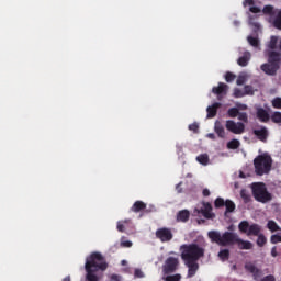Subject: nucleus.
Masks as SVG:
<instances>
[{"instance_id": "dca6fc26", "label": "nucleus", "mask_w": 281, "mask_h": 281, "mask_svg": "<svg viewBox=\"0 0 281 281\" xmlns=\"http://www.w3.org/2000/svg\"><path fill=\"white\" fill-rule=\"evenodd\" d=\"M218 109H221V103L220 102H215L212 105H209L206 108V117L210 120L212 117H216V112L218 111Z\"/></svg>"}, {"instance_id": "e433bc0d", "label": "nucleus", "mask_w": 281, "mask_h": 281, "mask_svg": "<svg viewBox=\"0 0 281 281\" xmlns=\"http://www.w3.org/2000/svg\"><path fill=\"white\" fill-rule=\"evenodd\" d=\"M237 117L239 122H245L246 124L247 122H249V116L245 112H239V114H237Z\"/></svg>"}, {"instance_id": "412c9836", "label": "nucleus", "mask_w": 281, "mask_h": 281, "mask_svg": "<svg viewBox=\"0 0 281 281\" xmlns=\"http://www.w3.org/2000/svg\"><path fill=\"white\" fill-rule=\"evenodd\" d=\"M244 8H247L249 5V12L252 14H260L261 10L258 7H254V0H244L243 2Z\"/></svg>"}, {"instance_id": "49530a36", "label": "nucleus", "mask_w": 281, "mask_h": 281, "mask_svg": "<svg viewBox=\"0 0 281 281\" xmlns=\"http://www.w3.org/2000/svg\"><path fill=\"white\" fill-rule=\"evenodd\" d=\"M189 131H193V133H196L199 131V123H192L189 125Z\"/></svg>"}, {"instance_id": "5701e85b", "label": "nucleus", "mask_w": 281, "mask_h": 281, "mask_svg": "<svg viewBox=\"0 0 281 281\" xmlns=\"http://www.w3.org/2000/svg\"><path fill=\"white\" fill-rule=\"evenodd\" d=\"M257 117H258L261 122H269V113H267L266 110L262 109V108H258V109H257Z\"/></svg>"}, {"instance_id": "bf43d9fd", "label": "nucleus", "mask_w": 281, "mask_h": 281, "mask_svg": "<svg viewBox=\"0 0 281 281\" xmlns=\"http://www.w3.org/2000/svg\"><path fill=\"white\" fill-rule=\"evenodd\" d=\"M234 25L238 26V25H240V22L239 21H235Z\"/></svg>"}, {"instance_id": "13d9d810", "label": "nucleus", "mask_w": 281, "mask_h": 281, "mask_svg": "<svg viewBox=\"0 0 281 281\" xmlns=\"http://www.w3.org/2000/svg\"><path fill=\"white\" fill-rule=\"evenodd\" d=\"M63 281H71V278L70 277H66V278H64Z\"/></svg>"}, {"instance_id": "473e14b6", "label": "nucleus", "mask_w": 281, "mask_h": 281, "mask_svg": "<svg viewBox=\"0 0 281 281\" xmlns=\"http://www.w3.org/2000/svg\"><path fill=\"white\" fill-rule=\"evenodd\" d=\"M245 82H247V74L241 72L237 78V85L243 86Z\"/></svg>"}, {"instance_id": "864d4df0", "label": "nucleus", "mask_w": 281, "mask_h": 281, "mask_svg": "<svg viewBox=\"0 0 281 281\" xmlns=\"http://www.w3.org/2000/svg\"><path fill=\"white\" fill-rule=\"evenodd\" d=\"M206 137H209V139H216V135H214V133H209Z\"/></svg>"}, {"instance_id": "58836bf2", "label": "nucleus", "mask_w": 281, "mask_h": 281, "mask_svg": "<svg viewBox=\"0 0 281 281\" xmlns=\"http://www.w3.org/2000/svg\"><path fill=\"white\" fill-rule=\"evenodd\" d=\"M166 281H181V274H172V276H167Z\"/></svg>"}, {"instance_id": "0eeeda50", "label": "nucleus", "mask_w": 281, "mask_h": 281, "mask_svg": "<svg viewBox=\"0 0 281 281\" xmlns=\"http://www.w3.org/2000/svg\"><path fill=\"white\" fill-rule=\"evenodd\" d=\"M263 14H268L269 18V23H272V25L277 30H281V10L279 9H273L272 5H266L262 10Z\"/></svg>"}, {"instance_id": "bb28decb", "label": "nucleus", "mask_w": 281, "mask_h": 281, "mask_svg": "<svg viewBox=\"0 0 281 281\" xmlns=\"http://www.w3.org/2000/svg\"><path fill=\"white\" fill-rule=\"evenodd\" d=\"M240 147V140L234 138L231 142L227 143V148L229 150H236L237 148Z\"/></svg>"}, {"instance_id": "7c9ffc66", "label": "nucleus", "mask_w": 281, "mask_h": 281, "mask_svg": "<svg viewBox=\"0 0 281 281\" xmlns=\"http://www.w3.org/2000/svg\"><path fill=\"white\" fill-rule=\"evenodd\" d=\"M224 205L226 207V212H234V210H236V204L231 200H227Z\"/></svg>"}, {"instance_id": "6e6d98bb", "label": "nucleus", "mask_w": 281, "mask_h": 281, "mask_svg": "<svg viewBox=\"0 0 281 281\" xmlns=\"http://www.w3.org/2000/svg\"><path fill=\"white\" fill-rule=\"evenodd\" d=\"M121 265L124 267V266L128 265V261H126L125 259H123V260L121 261Z\"/></svg>"}, {"instance_id": "ea45409f", "label": "nucleus", "mask_w": 281, "mask_h": 281, "mask_svg": "<svg viewBox=\"0 0 281 281\" xmlns=\"http://www.w3.org/2000/svg\"><path fill=\"white\" fill-rule=\"evenodd\" d=\"M225 80H226V82H234V80H236V75H234L232 72H227L225 75Z\"/></svg>"}, {"instance_id": "a211bd4d", "label": "nucleus", "mask_w": 281, "mask_h": 281, "mask_svg": "<svg viewBox=\"0 0 281 281\" xmlns=\"http://www.w3.org/2000/svg\"><path fill=\"white\" fill-rule=\"evenodd\" d=\"M254 133L258 137V139H260L261 142H265V139H267V137L269 136V132L265 126L254 130Z\"/></svg>"}, {"instance_id": "a878e982", "label": "nucleus", "mask_w": 281, "mask_h": 281, "mask_svg": "<svg viewBox=\"0 0 281 281\" xmlns=\"http://www.w3.org/2000/svg\"><path fill=\"white\" fill-rule=\"evenodd\" d=\"M188 218H190V212H188V210H182L177 215V220L181 221L182 223H186Z\"/></svg>"}, {"instance_id": "423d86ee", "label": "nucleus", "mask_w": 281, "mask_h": 281, "mask_svg": "<svg viewBox=\"0 0 281 281\" xmlns=\"http://www.w3.org/2000/svg\"><path fill=\"white\" fill-rule=\"evenodd\" d=\"M252 190V196L259 202V203H269L271 201L272 196L269 191H267V186L262 182H254L251 184Z\"/></svg>"}, {"instance_id": "052dcab7", "label": "nucleus", "mask_w": 281, "mask_h": 281, "mask_svg": "<svg viewBox=\"0 0 281 281\" xmlns=\"http://www.w3.org/2000/svg\"><path fill=\"white\" fill-rule=\"evenodd\" d=\"M187 177H192V173H188Z\"/></svg>"}, {"instance_id": "39448f33", "label": "nucleus", "mask_w": 281, "mask_h": 281, "mask_svg": "<svg viewBox=\"0 0 281 281\" xmlns=\"http://www.w3.org/2000/svg\"><path fill=\"white\" fill-rule=\"evenodd\" d=\"M254 166H255V172L259 177H262V175H269L271 172V166H273V159H271V156L267 153L261 154L257 156L254 159Z\"/></svg>"}, {"instance_id": "aec40b11", "label": "nucleus", "mask_w": 281, "mask_h": 281, "mask_svg": "<svg viewBox=\"0 0 281 281\" xmlns=\"http://www.w3.org/2000/svg\"><path fill=\"white\" fill-rule=\"evenodd\" d=\"M214 131L217 136H220L222 139H225V127L223 126V123H221V121H215Z\"/></svg>"}, {"instance_id": "20e7f679", "label": "nucleus", "mask_w": 281, "mask_h": 281, "mask_svg": "<svg viewBox=\"0 0 281 281\" xmlns=\"http://www.w3.org/2000/svg\"><path fill=\"white\" fill-rule=\"evenodd\" d=\"M207 235L212 243L222 247H229V245H238L239 249H251L252 247L250 241L240 239L236 233L225 232L221 234L218 231H210Z\"/></svg>"}, {"instance_id": "4d7b16f0", "label": "nucleus", "mask_w": 281, "mask_h": 281, "mask_svg": "<svg viewBox=\"0 0 281 281\" xmlns=\"http://www.w3.org/2000/svg\"><path fill=\"white\" fill-rule=\"evenodd\" d=\"M239 177H240V179H245V173H243V171H240Z\"/></svg>"}, {"instance_id": "8fccbe9b", "label": "nucleus", "mask_w": 281, "mask_h": 281, "mask_svg": "<svg viewBox=\"0 0 281 281\" xmlns=\"http://www.w3.org/2000/svg\"><path fill=\"white\" fill-rule=\"evenodd\" d=\"M271 256H272V258L278 257V248L276 246L272 247V249H271Z\"/></svg>"}, {"instance_id": "4468645a", "label": "nucleus", "mask_w": 281, "mask_h": 281, "mask_svg": "<svg viewBox=\"0 0 281 281\" xmlns=\"http://www.w3.org/2000/svg\"><path fill=\"white\" fill-rule=\"evenodd\" d=\"M249 60H251V53L249 50H245L237 59V65H239V67H247V65H249Z\"/></svg>"}, {"instance_id": "c756f323", "label": "nucleus", "mask_w": 281, "mask_h": 281, "mask_svg": "<svg viewBox=\"0 0 281 281\" xmlns=\"http://www.w3.org/2000/svg\"><path fill=\"white\" fill-rule=\"evenodd\" d=\"M270 243L272 245H278V243H281V229L279 234L271 235Z\"/></svg>"}, {"instance_id": "c9c22d12", "label": "nucleus", "mask_w": 281, "mask_h": 281, "mask_svg": "<svg viewBox=\"0 0 281 281\" xmlns=\"http://www.w3.org/2000/svg\"><path fill=\"white\" fill-rule=\"evenodd\" d=\"M121 247L131 248L133 247V241L126 239V237L121 238Z\"/></svg>"}, {"instance_id": "f3484780", "label": "nucleus", "mask_w": 281, "mask_h": 281, "mask_svg": "<svg viewBox=\"0 0 281 281\" xmlns=\"http://www.w3.org/2000/svg\"><path fill=\"white\" fill-rule=\"evenodd\" d=\"M248 24H249V27H251V30L254 32H258V30H260V23L258 22V15H251L249 14L248 15Z\"/></svg>"}, {"instance_id": "c85d7f7f", "label": "nucleus", "mask_w": 281, "mask_h": 281, "mask_svg": "<svg viewBox=\"0 0 281 281\" xmlns=\"http://www.w3.org/2000/svg\"><path fill=\"white\" fill-rule=\"evenodd\" d=\"M218 258L220 260H222L223 262H225V260H229V250L228 249H222L218 252Z\"/></svg>"}, {"instance_id": "603ef678", "label": "nucleus", "mask_w": 281, "mask_h": 281, "mask_svg": "<svg viewBox=\"0 0 281 281\" xmlns=\"http://www.w3.org/2000/svg\"><path fill=\"white\" fill-rule=\"evenodd\" d=\"M181 183H182V182H179V183L176 186V190H177V192H179V193L183 192V189H181Z\"/></svg>"}, {"instance_id": "f03ea898", "label": "nucleus", "mask_w": 281, "mask_h": 281, "mask_svg": "<svg viewBox=\"0 0 281 281\" xmlns=\"http://www.w3.org/2000/svg\"><path fill=\"white\" fill-rule=\"evenodd\" d=\"M85 269L87 273L86 280L100 281L104 270L109 269V263L101 252L94 251L86 258Z\"/></svg>"}, {"instance_id": "6ab92c4d", "label": "nucleus", "mask_w": 281, "mask_h": 281, "mask_svg": "<svg viewBox=\"0 0 281 281\" xmlns=\"http://www.w3.org/2000/svg\"><path fill=\"white\" fill-rule=\"evenodd\" d=\"M227 89H229L227 85L220 82L218 87H213L212 92L215 93V95H226Z\"/></svg>"}, {"instance_id": "a19ab883", "label": "nucleus", "mask_w": 281, "mask_h": 281, "mask_svg": "<svg viewBox=\"0 0 281 281\" xmlns=\"http://www.w3.org/2000/svg\"><path fill=\"white\" fill-rule=\"evenodd\" d=\"M244 93L245 95H254V88L251 86H245Z\"/></svg>"}, {"instance_id": "5fc2aeb1", "label": "nucleus", "mask_w": 281, "mask_h": 281, "mask_svg": "<svg viewBox=\"0 0 281 281\" xmlns=\"http://www.w3.org/2000/svg\"><path fill=\"white\" fill-rule=\"evenodd\" d=\"M202 194H203V196H210V190L209 189H204L202 191Z\"/></svg>"}, {"instance_id": "de8ad7c7", "label": "nucleus", "mask_w": 281, "mask_h": 281, "mask_svg": "<svg viewBox=\"0 0 281 281\" xmlns=\"http://www.w3.org/2000/svg\"><path fill=\"white\" fill-rule=\"evenodd\" d=\"M236 106L238 109V111H247V104L245 103H236Z\"/></svg>"}, {"instance_id": "f8f14e48", "label": "nucleus", "mask_w": 281, "mask_h": 281, "mask_svg": "<svg viewBox=\"0 0 281 281\" xmlns=\"http://www.w3.org/2000/svg\"><path fill=\"white\" fill-rule=\"evenodd\" d=\"M157 238L161 240V243H168L172 240V232L168 228H160L156 232Z\"/></svg>"}, {"instance_id": "4c0bfd02", "label": "nucleus", "mask_w": 281, "mask_h": 281, "mask_svg": "<svg viewBox=\"0 0 281 281\" xmlns=\"http://www.w3.org/2000/svg\"><path fill=\"white\" fill-rule=\"evenodd\" d=\"M272 122H274L276 124H280L281 123V112H274L271 116Z\"/></svg>"}, {"instance_id": "b1692460", "label": "nucleus", "mask_w": 281, "mask_h": 281, "mask_svg": "<svg viewBox=\"0 0 281 281\" xmlns=\"http://www.w3.org/2000/svg\"><path fill=\"white\" fill-rule=\"evenodd\" d=\"M247 41L249 43V45H251V47H255V49H260V40H258V37H254V36H248Z\"/></svg>"}, {"instance_id": "9d476101", "label": "nucleus", "mask_w": 281, "mask_h": 281, "mask_svg": "<svg viewBox=\"0 0 281 281\" xmlns=\"http://www.w3.org/2000/svg\"><path fill=\"white\" fill-rule=\"evenodd\" d=\"M225 126L229 133H233L234 135H243V133H245V124L243 122L227 120Z\"/></svg>"}, {"instance_id": "09e8293b", "label": "nucleus", "mask_w": 281, "mask_h": 281, "mask_svg": "<svg viewBox=\"0 0 281 281\" xmlns=\"http://www.w3.org/2000/svg\"><path fill=\"white\" fill-rule=\"evenodd\" d=\"M259 281H276V277L272 274H268L266 277H263L261 280Z\"/></svg>"}, {"instance_id": "cd10ccee", "label": "nucleus", "mask_w": 281, "mask_h": 281, "mask_svg": "<svg viewBox=\"0 0 281 281\" xmlns=\"http://www.w3.org/2000/svg\"><path fill=\"white\" fill-rule=\"evenodd\" d=\"M267 227L271 232H280V229H281L280 226L278 225V223H276V221H273V220L268 221Z\"/></svg>"}, {"instance_id": "ddd939ff", "label": "nucleus", "mask_w": 281, "mask_h": 281, "mask_svg": "<svg viewBox=\"0 0 281 281\" xmlns=\"http://www.w3.org/2000/svg\"><path fill=\"white\" fill-rule=\"evenodd\" d=\"M200 214H202L204 218H212V205L210 203H204L201 210L195 209L194 215L199 216Z\"/></svg>"}, {"instance_id": "c03bdc74", "label": "nucleus", "mask_w": 281, "mask_h": 281, "mask_svg": "<svg viewBox=\"0 0 281 281\" xmlns=\"http://www.w3.org/2000/svg\"><path fill=\"white\" fill-rule=\"evenodd\" d=\"M234 95L235 98H245V90L235 89Z\"/></svg>"}, {"instance_id": "79ce46f5", "label": "nucleus", "mask_w": 281, "mask_h": 281, "mask_svg": "<svg viewBox=\"0 0 281 281\" xmlns=\"http://www.w3.org/2000/svg\"><path fill=\"white\" fill-rule=\"evenodd\" d=\"M272 106H273L274 109H281V98H274V99L272 100Z\"/></svg>"}, {"instance_id": "72a5a7b5", "label": "nucleus", "mask_w": 281, "mask_h": 281, "mask_svg": "<svg viewBox=\"0 0 281 281\" xmlns=\"http://www.w3.org/2000/svg\"><path fill=\"white\" fill-rule=\"evenodd\" d=\"M240 196L245 201V203H249V201H251V195H249V193H247V190L245 189L240 191Z\"/></svg>"}, {"instance_id": "6e6552de", "label": "nucleus", "mask_w": 281, "mask_h": 281, "mask_svg": "<svg viewBox=\"0 0 281 281\" xmlns=\"http://www.w3.org/2000/svg\"><path fill=\"white\" fill-rule=\"evenodd\" d=\"M239 231L243 232L244 234H247V236H259L261 232V227L258 224H250L247 221H244L239 223L238 226Z\"/></svg>"}, {"instance_id": "f704fd0d", "label": "nucleus", "mask_w": 281, "mask_h": 281, "mask_svg": "<svg viewBox=\"0 0 281 281\" xmlns=\"http://www.w3.org/2000/svg\"><path fill=\"white\" fill-rule=\"evenodd\" d=\"M240 112L238 111V108H231L228 111H227V114H228V117H238V114Z\"/></svg>"}, {"instance_id": "2f4dec72", "label": "nucleus", "mask_w": 281, "mask_h": 281, "mask_svg": "<svg viewBox=\"0 0 281 281\" xmlns=\"http://www.w3.org/2000/svg\"><path fill=\"white\" fill-rule=\"evenodd\" d=\"M258 236V238H257V245L259 246V247H263L266 244H267V237H265V235H262V234H259V235H257Z\"/></svg>"}, {"instance_id": "9b49d317", "label": "nucleus", "mask_w": 281, "mask_h": 281, "mask_svg": "<svg viewBox=\"0 0 281 281\" xmlns=\"http://www.w3.org/2000/svg\"><path fill=\"white\" fill-rule=\"evenodd\" d=\"M117 232L121 233H131L133 229H135V225L131 220H124V221H119L116 224Z\"/></svg>"}, {"instance_id": "4be33fe9", "label": "nucleus", "mask_w": 281, "mask_h": 281, "mask_svg": "<svg viewBox=\"0 0 281 281\" xmlns=\"http://www.w3.org/2000/svg\"><path fill=\"white\" fill-rule=\"evenodd\" d=\"M195 160L201 166H210V164H212L210 161V156L207 154H201V155L196 156Z\"/></svg>"}, {"instance_id": "a18cd8bd", "label": "nucleus", "mask_w": 281, "mask_h": 281, "mask_svg": "<svg viewBox=\"0 0 281 281\" xmlns=\"http://www.w3.org/2000/svg\"><path fill=\"white\" fill-rule=\"evenodd\" d=\"M214 205H215V207H223V205H225V200H223L222 198H217L215 200Z\"/></svg>"}, {"instance_id": "393cba45", "label": "nucleus", "mask_w": 281, "mask_h": 281, "mask_svg": "<svg viewBox=\"0 0 281 281\" xmlns=\"http://www.w3.org/2000/svg\"><path fill=\"white\" fill-rule=\"evenodd\" d=\"M131 210L132 212H142V210H146V203L142 201H136Z\"/></svg>"}, {"instance_id": "1a4fd4ad", "label": "nucleus", "mask_w": 281, "mask_h": 281, "mask_svg": "<svg viewBox=\"0 0 281 281\" xmlns=\"http://www.w3.org/2000/svg\"><path fill=\"white\" fill-rule=\"evenodd\" d=\"M179 269V257H168L162 265L164 273H175Z\"/></svg>"}, {"instance_id": "7ed1b4c3", "label": "nucleus", "mask_w": 281, "mask_h": 281, "mask_svg": "<svg viewBox=\"0 0 281 281\" xmlns=\"http://www.w3.org/2000/svg\"><path fill=\"white\" fill-rule=\"evenodd\" d=\"M273 49H278V36L272 35L267 43L265 56H268V64H262L260 69L267 76H276L278 69H280L281 54Z\"/></svg>"}, {"instance_id": "2eb2a0df", "label": "nucleus", "mask_w": 281, "mask_h": 281, "mask_svg": "<svg viewBox=\"0 0 281 281\" xmlns=\"http://www.w3.org/2000/svg\"><path fill=\"white\" fill-rule=\"evenodd\" d=\"M245 269L249 273H252L255 280H258V278H260V276H262V272L260 271V269H257V267L251 262H247L245 265Z\"/></svg>"}, {"instance_id": "f257e3e1", "label": "nucleus", "mask_w": 281, "mask_h": 281, "mask_svg": "<svg viewBox=\"0 0 281 281\" xmlns=\"http://www.w3.org/2000/svg\"><path fill=\"white\" fill-rule=\"evenodd\" d=\"M180 252L188 268L187 278H194L199 271V260L205 256V249L198 244H184L180 246Z\"/></svg>"}, {"instance_id": "37998d69", "label": "nucleus", "mask_w": 281, "mask_h": 281, "mask_svg": "<svg viewBox=\"0 0 281 281\" xmlns=\"http://www.w3.org/2000/svg\"><path fill=\"white\" fill-rule=\"evenodd\" d=\"M134 278H145L144 271H142L139 268H136L134 270Z\"/></svg>"}, {"instance_id": "3c124183", "label": "nucleus", "mask_w": 281, "mask_h": 281, "mask_svg": "<svg viewBox=\"0 0 281 281\" xmlns=\"http://www.w3.org/2000/svg\"><path fill=\"white\" fill-rule=\"evenodd\" d=\"M183 153V147L181 145H177V154L181 155Z\"/></svg>"}]
</instances>
